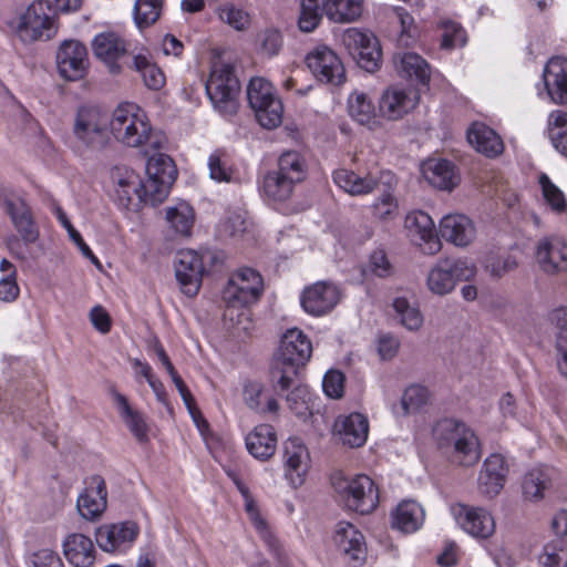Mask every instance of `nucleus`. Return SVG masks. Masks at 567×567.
<instances>
[{
  "instance_id": "obj_50",
  "label": "nucleus",
  "mask_w": 567,
  "mask_h": 567,
  "mask_svg": "<svg viewBox=\"0 0 567 567\" xmlns=\"http://www.w3.org/2000/svg\"><path fill=\"white\" fill-rule=\"evenodd\" d=\"M146 174L147 176L163 181L164 184L173 185L177 176V169L168 155L158 152L147 159Z\"/></svg>"
},
{
  "instance_id": "obj_35",
  "label": "nucleus",
  "mask_w": 567,
  "mask_h": 567,
  "mask_svg": "<svg viewBox=\"0 0 567 567\" xmlns=\"http://www.w3.org/2000/svg\"><path fill=\"white\" fill-rule=\"evenodd\" d=\"M467 141L478 153L487 157H496L504 151L499 135L483 123H474L467 131Z\"/></svg>"
},
{
  "instance_id": "obj_60",
  "label": "nucleus",
  "mask_w": 567,
  "mask_h": 567,
  "mask_svg": "<svg viewBox=\"0 0 567 567\" xmlns=\"http://www.w3.org/2000/svg\"><path fill=\"white\" fill-rule=\"evenodd\" d=\"M27 567H63L59 555L49 548L39 549L27 558Z\"/></svg>"
},
{
  "instance_id": "obj_63",
  "label": "nucleus",
  "mask_w": 567,
  "mask_h": 567,
  "mask_svg": "<svg viewBox=\"0 0 567 567\" xmlns=\"http://www.w3.org/2000/svg\"><path fill=\"white\" fill-rule=\"evenodd\" d=\"M264 386L259 382H248L244 386V401L246 405L256 412L264 410L261 402Z\"/></svg>"
},
{
  "instance_id": "obj_49",
  "label": "nucleus",
  "mask_w": 567,
  "mask_h": 567,
  "mask_svg": "<svg viewBox=\"0 0 567 567\" xmlns=\"http://www.w3.org/2000/svg\"><path fill=\"white\" fill-rule=\"evenodd\" d=\"M164 0H135L134 22L140 31L153 25L161 17Z\"/></svg>"
},
{
  "instance_id": "obj_56",
  "label": "nucleus",
  "mask_w": 567,
  "mask_h": 567,
  "mask_svg": "<svg viewBox=\"0 0 567 567\" xmlns=\"http://www.w3.org/2000/svg\"><path fill=\"white\" fill-rule=\"evenodd\" d=\"M518 267L516 257L512 255L491 256L485 260V271L493 278H502Z\"/></svg>"
},
{
  "instance_id": "obj_34",
  "label": "nucleus",
  "mask_w": 567,
  "mask_h": 567,
  "mask_svg": "<svg viewBox=\"0 0 567 567\" xmlns=\"http://www.w3.org/2000/svg\"><path fill=\"white\" fill-rule=\"evenodd\" d=\"M392 61L400 76L414 79L423 85L429 83L431 76L430 65L421 55L413 52H398L393 55Z\"/></svg>"
},
{
  "instance_id": "obj_52",
  "label": "nucleus",
  "mask_w": 567,
  "mask_h": 567,
  "mask_svg": "<svg viewBox=\"0 0 567 567\" xmlns=\"http://www.w3.org/2000/svg\"><path fill=\"white\" fill-rule=\"evenodd\" d=\"M279 174L285 175L292 183L298 184L306 176V163L302 156L293 151L285 152L278 159Z\"/></svg>"
},
{
  "instance_id": "obj_17",
  "label": "nucleus",
  "mask_w": 567,
  "mask_h": 567,
  "mask_svg": "<svg viewBox=\"0 0 567 567\" xmlns=\"http://www.w3.org/2000/svg\"><path fill=\"white\" fill-rule=\"evenodd\" d=\"M138 533L140 528L134 522L105 524L96 529L95 539L103 551H124L133 545Z\"/></svg>"
},
{
  "instance_id": "obj_44",
  "label": "nucleus",
  "mask_w": 567,
  "mask_h": 567,
  "mask_svg": "<svg viewBox=\"0 0 567 567\" xmlns=\"http://www.w3.org/2000/svg\"><path fill=\"white\" fill-rule=\"evenodd\" d=\"M551 486V480L547 471L533 468L527 472L522 482V493L528 502H539L545 497Z\"/></svg>"
},
{
  "instance_id": "obj_31",
  "label": "nucleus",
  "mask_w": 567,
  "mask_h": 567,
  "mask_svg": "<svg viewBox=\"0 0 567 567\" xmlns=\"http://www.w3.org/2000/svg\"><path fill=\"white\" fill-rule=\"evenodd\" d=\"M277 433L271 425L260 424L254 427L246 437V449L249 454L259 461H268L277 450Z\"/></svg>"
},
{
  "instance_id": "obj_26",
  "label": "nucleus",
  "mask_w": 567,
  "mask_h": 567,
  "mask_svg": "<svg viewBox=\"0 0 567 567\" xmlns=\"http://www.w3.org/2000/svg\"><path fill=\"white\" fill-rule=\"evenodd\" d=\"M115 199L123 208L141 205L142 179L127 167H115L111 174Z\"/></svg>"
},
{
  "instance_id": "obj_30",
  "label": "nucleus",
  "mask_w": 567,
  "mask_h": 567,
  "mask_svg": "<svg viewBox=\"0 0 567 567\" xmlns=\"http://www.w3.org/2000/svg\"><path fill=\"white\" fill-rule=\"evenodd\" d=\"M441 236L457 247L468 246L476 237L474 223L465 215L450 214L440 221Z\"/></svg>"
},
{
  "instance_id": "obj_16",
  "label": "nucleus",
  "mask_w": 567,
  "mask_h": 567,
  "mask_svg": "<svg viewBox=\"0 0 567 567\" xmlns=\"http://www.w3.org/2000/svg\"><path fill=\"white\" fill-rule=\"evenodd\" d=\"M340 298L338 286L330 281H318L302 290L300 305L308 315L320 317L330 312L338 305Z\"/></svg>"
},
{
  "instance_id": "obj_23",
  "label": "nucleus",
  "mask_w": 567,
  "mask_h": 567,
  "mask_svg": "<svg viewBox=\"0 0 567 567\" xmlns=\"http://www.w3.org/2000/svg\"><path fill=\"white\" fill-rule=\"evenodd\" d=\"M333 435L352 449L364 445L369 435L368 417L358 412L339 415L333 423Z\"/></svg>"
},
{
  "instance_id": "obj_64",
  "label": "nucleus",
  "mask_w": 567,
  "mask_h": 567,
  "mask_svg": "<svg viewBox=\"0 0 567 567\" xmlns=\"http://www.w3.org/2000/svg\"><path fill=\"white\" fill-rule=\"evenodd\" d=\"M292 390L287 394L286 399L289 408L297 414H301L307 409V403L310 396L307 386L295 385Z\"/></svg>"
},
{
  "instance_id": "obj_61",
  "label": "nucleus",
  "mask_w": 567,
  "mask_h": 567,
  "mask_svg": "<svg viewBox=\"0 0 567 567\" xmlns=\"http://www.w3.org/2000/svg\"><path fill=\"white\" fill-rule=\"evenodd\" d=\"M322 388L327 396L340 399L344 391V375L338 370H329L322 381Z\"/></svg>"
},
{
  "instance_id": "obj_41",
  "label": "nucleus",
  "mask_w": 567,
  "mask_h": 567,
  "mask_svg": "<svg viewBox=\"0 0 567 567\" xmlns=\"http://www.w3.org/2000/svg\"><path fill=\"white\" fill-rule=\"evenodd\" d=\"M114 402L124 423L132 434L140 441L147 440L148 427L142 413L131 408L127 399L118 393H113Z\"/></svg>"
},
{
  "instance_id": "obj_4",
  "label": "nucleus",
  "mask_w": 567,
  "mask_h": 567,
  "mask_svg": "<svg viewBox=\"0 0 567 567\" xmlns=\"http://www.w3.org/2000/svg\"><path fill=\"white\" fill-rule=\"evenodd\" d=\"M2 205L18 234L7 239L8 250L22 261L37 259L38 255L30 246L38 243L40 231L27 199L21 193L10 192L4 196Z\"/></svg>"
},
{
  "instance_id": "obj_32",
  "label": "nucleus",
  "mask_w": 567,
  "mask_h": 567,
  "mask_svg": "<svg viewBox=\"0 0 567 567\" xmlns=\"http://www.w3.org/2000/svg\"><path fill=\"white\" fill-rule=\"evenodd\" d=\"M63 553L74 567H92L96 550L92 539L84 534L73 533L63 540Z\"/></svg>"
},
{
  "instance_id": "obj_3",
  "label": "nucleus",
  "mask_w": 567,
  "mask_h": 567,
  "mask_svg": "<svg viewBox=\"0 0 567 567\" xmlns=\"http://www.w3.org/2000/svg\"><path fill=\"white\" fill-rule=\"evenodd\" d=\"M433 439L453 464L468 467L481 458L478 437L464 422L455 419L437 421L433 426Z\"/></svg>"
},
{
  "instance_id": "obj_40",
  "label": "nucleus",
  "mask_w": 567,
  "mask_h": 567,
  "mask_svg": "<svg viewBox=\"0 0 567 567\" xmlns=\"http://www.w3.org/2000/svg\"><path fill=\"white\" fill-rule=\"evenodd\" d=\"M165 219L169 228L177 236L189 237L195 220V213L189 204L181 202L174 206L166 207Z\"/></svg>"
},
{
  "instance_id": "obj_47",
  "label": "nucleus",
  "mask_w": 567,
  "mask_h": 567,
  "mask_svg": "<svg viewBox=\"0 0 567 567\" xmlns=\"http://www.w3.org/2000/svg\"><path fill=\"white\" fill-rule=\"evenodd\" d=\"M350 116L362 125H370L375 118V107L367 93L354 91L348 99Z\"/></svg>"
},
{
  "instance_id": "obj_53",
  "label": "nucleus",
  "mask_w": 567,
  "mask_h": 567,
  "mask_svg": "<svg viewBox=\"0 0 567 567\" xmlns=\"http://www.w3.org/2000/svg\"><path fill=\"white\" fill-rule=\"evenodd\" d=\"M172 184H164L163 181L147 176L145 182H142L141 187V204H151L155 206L161 204L169 194Z\"/></svg>"
},
{
  "instance_id": "obj_62",
  "label": "nucleus",
  "mask_w": 567,
  "mask_h": 567,
  "mask_svg": "<svg viewBox=\"0 0 567 567\" xmlns=\"http://www.w3.org/2000/svg\"><path fill=\"white\" fill-rule=\"evenodd\" d=\"M369 268L375 276L385 278L393 274V267L386 254L379 249L371 254L369 260Z\"/></svg>"
},
{
  "instance_id": "obj_28",
  "label": "nucleus",
  "mask_w": 567,
  "mask_h": 567,
  "mask_svg": "<svg viewBox=\"0 0 567 567\" xmlns=\"http://www.w3.org/2000/svg\"><path fill=\"white\" fill-rule=\"evenodd\" d=\"M311 353L310 339L301 330L292 328L284 333L277 355L282 360L303 367L309 361Z\"/></svg>"
},
{
  "instance_id": "obj_14",
  "label": "nucleus",
  "mask_w": 567,
  "mask_h": 567,
  "mask_svg": "<svg viewBox=\"0 0 567 567\" xmlns=\"http://www.w3.org/2000/svg\"><path fill=\"white\" fill-rule=\"evenodd\" d=\"M60 75L68 81H78L85 76L89 68L87 50L75 39L64 40L56 53Z\"/></svg>"
},
{
  "instance_id": "obj_8",
  "label": "nucleus",
  "mask_w": 567,
  "mask_h": 567,
  "mask_svg": "<svg viewBox=\"0 0 567 567\" xmlns=\"http://www.w3.org/2000/svg\"><path fill=\"white\" fill-rule=\"evenodd\" d=\"M107 124V116L99 107H80L74 117L72 130L76 147L81 151L101 147Z\"/></svg>"
},
{
  "instance_id": "obj_54",
  "label": "nucleus",
  "mask_w": 567,
  "mask_h": 567,
  "mask_svg": "<svg viewBox=\"0 0 567 567\" xmlns=\"http://www.w3.org/2000/svg\"><path fill=\"white\" fill-rule=\"evenodd\" d=\"M543 197L550 209L557 214L567 210V199L565 194L549 179L546 174L539 176Z\"/></svg>"
},
{
  "instance_id": "obj_9",
  "label": "nucleus",
  "mask_w": 567,
  "mask_h": 567,
  "mask_svg": "<svg viewBox=\"0 0 567 567\" xmlns=\"http://www.w3.org/2000/svg\"><path fill=\"white\" fill-rule=\"evenodd\" d=\"M264 290L262 278L252 268H241L231 275L223 291V299L230 308H243L256 302Z\"/></svg>"
},
{
  "instance_id": "obj_29",
  "label": "nucleus",
  "mask_w": 567,
  "mask_h": 567,
  "mask_svg": "<svg viewBox=\"0 0 567 567\" xmlns=\"http://www.w3.org/2000/svg\"><path fill=\"white\" fill-rule=\"evenodd\" d=\"M346 45L358 65L367 72L379 70L382 61V49L379 38H348Z\"/></svg>"
},
{
  "instance_id": "obj_15",
  "label": "nucleus",
  "mask_w": 567,
  "mask_h": 567,
  "mask_svg": "<svg viewBox=\"0 0 567 567\" xmlns=\"http://www.w3.org/2000/svg\"><path fill=\"white\" fill-rule=\"evenodd\" d=\"M451 515L456 524L467 534L477 538H488L495 532V520L491 513L482 507L453 504Z\"/></svg>"
},
{
  "instance_id": "obj_59",
  "label": "nucleus",
  "mask_w": 567,
  "mask_h": 567,
  "mask_svg": "<svg viewBox=\"0 0 567 567\" xmlns=\"http://www.w3.org/2000/svg\"><path fill=\"white\" fill-rule=\"evenodd\" d=\"M219 17L236 31H245L250 24L249 14L234 6H225L221 8Z\"/></svg>"
},
{
  "instance_id": "obj_48",
  "label": "nucleus",
  "mask_w": 567,
  "mask_h": 567,
  "mask_svg": "<svg viewBox=\"0 0 567 567\" xmlns=\"http://www.w3.org/2000/svg\"><path fill=\"white\" fill-rule=\"evenodd\" d=\"M395 318L410 331H417L423 324V316L415 303L405 297H396L392 302Z\"/></svg>"
},
{
  "instance_id": "obj_18",
  "label": "nucleus",
  "mask_w": 567,
  "mask_h": 567,
  "mask_svg": "<svg viewBox=\"0 0 567 567\" xmlns=\"http://www.w3.org/2000/svg\"><path fill=\"white\" fill-rule=\"evenodd\" d=\"M235 483L237 489L241 494L245 502L246 513L254 525L256 532L259 534L260 538L268 546L269 550L275 555L277 559H281L282 556V547L280 542L274 535L268 522L261 515L258 509V506L251 496L249 488L239 480V477L233 473H228Z\"/></svg>"
},
{
  "instance_id": "obj_13",
  "label": "nucleus",
  "mask_w": 567,
  "mask_h": 567,
  "mask_svg": "<svg viewBox=\"0 0 567 567\" xmlns=\"http://www.w3.org/2000/svg\"><path fill=\"white\" fill-rule=\"evenodd\" d=\"M282 466L284 476L291 487L303 485L310 468V454L300 439L290 437L284 443Z\"/></svg>"
},
{
  "instance_id": "obj_22",
  "label": "nucleus",
  "mask_w": 567,
  "mask_h": 567,
  "mask_svg": "<svg viewBox=\"0 0 567 567\" xmlns=\"http://www.w3.org/2000/svg\"><path fill=\"white\" fill-rule=\"evenodd\" d=\"M535 260L538 268L547 275L567 271V243L558 237L539 240Z\"/></svg>"
},
{
  "instance_id": "obj_12",
  "label": "nucleus",
  "mask_w": 567,
  "mask_h": 567,
  "mask_svg": "<svg viewBox=\"0 0 567 567\" xmlns=\"http://www.w3.org/2000/svg\"><path fill=\"white\" fill-rule=\"evenodd\" d=\"M404 227L410 240L425 255L437 254L442 244L435 234V225L431 216L424 212L415 210L406 215Z\"/></svg>"
},
{
  "instance_id": "obj_10",
  "label": "nucleus",
  "mask_w": 567,
  "mask_h": 567,
  "mask_svg": "<svg viewBox=\"0 0 567 567\" xmlns=\"http://www.w3.org/2000/svg\"><path fill=\"white\" fill-rule=\"evenodd\" d=\"M306 63L313 76L322 83L338 86L346 82V70L341 59L326 45L317 47L309 52Z\"/></svg>"
},
{
  "instance_id": "obj_36",
  "label": "nucleus",
  "mask_w": 567,
  "mask_h": 567,
  "mask_svg": "<svg viewBox=\"0 0 567 567\" xmlns=\"http://www.w3.org/2000/svg\"><path fill=\"white\" fill-rule=\"evenodd\" d=\"M332 178L339 188L351 196L371 194L379 185L377 177L372 174L361 176L346 168L334 171Z\"/></svg>"
},
{
  "instance_id": "obj_7",
  "label": "nucleus",
  "mask_w": 567,
  "mask_h": 567,
  "mask_svg": "<svg viewBox=\"0 0 567 567\" xmlns=\"http://www.w3.org/2000/svg\"><path fill=\"white\" fill-rule=\"evenodd\" d=\"M247 99L261 126L275 128L281 124L282 102L269 81L252 78L247 86Z\"/></svg>"
},
{
  "instance_id": "obj_19",
  "label": "nucleus",
  "mask_w": 567,
  "mask_h": 567,
  "mask_svg": "<svg viewBox=\"0 0 567 567\" xmlns=\"http://www.w3.org/2000/svg\"><path fill=\"white\" fill-rule=\"evenodd\" d=\"M333 542L338 550L354 567L367 559V544L363 534L351 523L339 522L334 529Z\"/></svg>"
},
{
  "instance_id": "obj_42",
  "label": "nucleus",
  "mask_w": 567,
  "mask_h": 567,
  "mask_svg": "<svg viewBox=\"0 0 567 567\" xmlns=\"http://www.w3.org/2000/svg\"><path fill=\"white\" fill-rule=\"evenodd\" d=\"M133 69L140 73L145 86L153 91L164 87L166 78L161 68L152 60L148 53H138L133 56Z\"/></svg>"
},
{
  "instance_id": "obj_6",
  "label": "nucleus",
  "mask_w": 567,
  "mask_h": 567,
  "mask_svg": "<svg viewBox=\"0 0 567 567\" xmlns=\"http://www.w3.org/2000/svg\"><path fill=\"white\" fill-rule=\"evenodd\" d=\"M474 264L464 258H441L429 270L426 276L427 289L437 296L452 292L460 281H466L475 276Z\"/></svg>"
},
{
  "instance_id": "obj_25",
  "label": "nucleus",
  "mask_w": 567,
  "mask_h": 567,
  "mask_svg": "<svg viewBox=\"0 0 567 567\" xmlns=\"http://www.w3.org/2000/svg\"><path fill=\"white\" fill-rule=\"evenodd\" d=\"M507 472L508 468L502 455H489L484 461L478 474V492L487 498L498 495L505 485Z\"/></svg>"
},
{
  "instance_id": "obj_57",
  "label": "nucleus",
  "mask_w": 567,
  "mask_h": 567,
  "mask_svg": "<svg viewBox=\"0 0 567 567\" xmlns=\"http://www.w3.org/2000/svg\"><path fill=\"white\" fill-rule=\"evenodd\" d=\"M373 216L381 221H389L398 216V202L391 192H384L372 205Z\"/></svg>"
},
{
  "instance_id": "obj_11",
  "label": "nucleus",
  "mask_w": 567,
  "mask_h": 567,
  "mask_svg": "<svg viewBox=\"0 0 567 567\" xmlns=\"http://www.w3.org/2000/svg\"><path fill=\"white\" fill-rule=\"evenodd\" d=\"M205 255L192 249L179 250L175 259V277L183 293L194 297L198 293L205 271Z\"/></svg>"
},
{
  "instance_id": "obj_51",
  "label": "nucleus",
  "mask_w": 567,
  "mask_h": 567,
  "mask_svg": "<svg viewBox=\"0 0 567 567\" xmlns=\"http://www.w3.org/2000/svg\"><path fill=\"white\" fill-rule=\"evenodd\" d=\"M548 134L554 147L567 156V113L553 111L548 117Z\"/></svg>"
},
{
  "instance_id": "obj_43",
  "label": "nucleus",
  "mask_w": 567,
  "mask_h": 567,
  "mask_svg": "<svg viewBox=\"0 0 567 567\" xmlns=\"http://www.w3.org/2000/svg\"><path fill=\"white\" fill-rule=\"evenodd\" d=\"M301 367L276 355L270 367V383L275 391L286 392L296 385Z\"/></svg>"
},
{
  "instance_id": "obj_58",
  "label": "nucleus",
  "mask_w": 567,
  "mask_h": 567,
  "mask_svg": "<svg viewBox=\"0 0 567 567\" xmlns=\"http://www.w3.org/2000/svg\"><path fill=\"white\" fill-rule=\"evenodd\" d=\"M318 10L319 0H301V13L298 24L302 32H312L316 29L321 19Z\"/></svg>"
},
{
  "instance_id": "obj_37",
  "label": "nucleus",
  "mask_w": 567,
  "mask_h": 567,
  "mask_svg": "<svg viewBox=\"0 0 567 567\" xmlns=\"http://www.w3.org/2000/svg\"><path fill=\"white\" fill-rule=\"evenodd\" d=\"M92 48L95 56L104 62L110 73L118 74L122 71L118 60L127 52L123 38H94Z\"/></svg>"
},
{
  "instance_id": "obj_27",
  "label": "nucleus",
  "mask_w": 567,
  "mask_h": 567,
  "mask_svg": "<svg viewBox=\"0 0 567 567\" xmlns=\"http://www.w3.org/2000/svg\"><path fill=\"white\" fill-rule=\"evenodd\" d=\"M543 80L546 94L551 102L567 103V59L551 58L544 68Z\"/></svg>"
},
{
  "instance_id": "obj_20",
  "label": "nucleus",
  "mask_w": 567,
  "mask_h": 567,
  "mask_svg": "<svg viewBox=\"0 0 567 567\" xmlns=\"http://www.w3.org/2000/svg\"><path fill=\"white\" fill-rule=\"evenodd\" d=\"M420 101L417 90L413 87L390 86L381 95L380 113L389 120H399L416 107Z\"/></svg>"
},
{
  "instance_id": "obj_33",
  "label": "nucleus",
  "mask_w": 567,
  "mask_h": 567,
  "mask_svg": "<svg viewBox=\"0 0 567 567\" xmlns=\"http://www.w3.org/2000/svg\"><path fill=\"white\" fill-rule=\"evenodd\" d=\"M421 171L425 181L437 189L452 190L460 182L455 166L446 159H427Z\"/></svg>"
},
{
  "instance_id": "obj_46",
  "label": "nucleus",
  "mask_w": 567,
  "mask_h": 567,
  "mask_svg": "<svg viewBox=\"0 0 567 567\" xmlns=\"http://www.w3.org/2000/svg\"><path fill=\"white\" fill-rule=\"evenodd\" d=\"M207 166L209 177L217 183H234L238 179L229 155L223 150H215L208 156Z\"/></svg>"
},
{
  "instance_id": "obj_24",
  "label": "nucleus",
  "mask_w": 567,
  "mask_h": 567,
  "mask_svg": "<svg viewBox=\"0 0 567 567\" xmlns=\"http://www.w3.org/2000/svg\"><path fill=\"white\" fill-rule=\"evenodd\" d=\"M16 31L32 35H41L43 31L56 32L55 13L47 2H33L17 20Z\"/></svg>"
},
{
  "instance_id": "obj_38",
  "label": "nucleus",
  "mask_w": 567,
  "mask_h": 567,
  "mask_svg": "<svg viewBox=\"0 0 567 567\" xmlns=\"http://www.w3.org/2000/svg\"><path fill=\"white\" fill-rule=\"evenodd\" d=\"M425 513L414 501H403L392 513V526L403 533L416 532L424 522Z\"/></svg>"
},
{
  "instance_id": "obj_5",
  "label": "nucleus",
  "mask_w": 567,
  "mask_h": 567,
  "mask_svg": "<svg viewBox=\"0 0 567 567\" xmlns=\"http://www.w3.org/2000/svg\"><path fill=\"white\" fill-rule=\"evenodd\" d=\"M331 484L339 498L350 511L369 514L379 503L378 488L367 475L361 474L348 478L341 474H334L331 477Z\"/></svg>"
},
{
  "instance_id": "obj_2",
  "label": "nucleus",
  "mask_w": 567,
  "mask_h": 567,
  "mask_svg": "<svg viewBox=\"0 0 567 567\" xmlns=\"http://www.w3.org/2000/svg\"><path fill=\"white\" fill-rule=\"evenodd\" d=\"M109 126L113 137L127 147L150 144L161 150L166 143L162 134H155L146 113L135 103H121L112 113Z\"/></svg>"
},
{
  "instance_id": "obj_39",
  "label": "nucleus",
  "mask_w": 567,
  "mask_h": 567,
  "mask_svg": "<svg viewBox=\"0 0 567 567\" xmlns=\"http://www.w3.org/2000/svg\"><path fill=\"white\" fill-rule=\"evenodd\" d=\"M363 3L364 0H326L323 11L332 22L351 23L362 16Z\"/></svg>"
},
{
  "instance_id": "obj_45",
  "label": "nucleus",
  "mask_w": 567,
  "mask_h": 567,
  "mask_svg": "<svg viewBox=\"0 0 567 567\" xmlns=\"http://www.w3.org/2000/svg\"><path fill=\"white\" fill-rule=\"evenodd\" d=\"M295 185L285 175L272 171L264 176L261 190L267 198L275 202H284L291 196Z\"/></svg>"
},
{
  "instance_id": "obj_1",
  "label": "nucleus",
  "mask_w": 567,
  "mask_h": 567,
  "mask_svg": "<svg viewBox=\"0 0 567 567\" xmlns=\"http://www.w3.org/2000/svg\"><path fill=\"white\" fill-rule=\"evenodd\" d=\"M237 55L229 49H213L212 66L206 81V93L221 115H233L238 110L240 83L235 74Z\"/></svg>"
},
{
  "instance_id": "obj_55",
  "label": "nucleus",
  "mask_w": 567,
  "mask_h": 567,
  "mask_svg": "<svg viewBox=\"0 0 567 567\" xmlns=\"http://www.w3.org/2000/svg\"><path fill=\"white\" fill-rule=\"evenodd\" d=\"M430 398L429 390L425 386L419 384H412L405 389L401 403L405 413L417 412L424 406Z\"/></svg>"
},
{
  "instance_id": "obj_21",
  "label": "nucleus",
  "mask_w": 567,
  "mask_h": 567,
  "mask_svg": "<svg viewBox=\"0 0 567 567\" xmlns=\"http://www.w3.org/2000/svg\"><path fill=\"white\" fill-rule=\"evenodd\" d=\"M107 505V491L103 477L93 475L86 481L84 491L79 495L76 507L86 520L97 519Z\"/></svg>"
}]
</instances>
